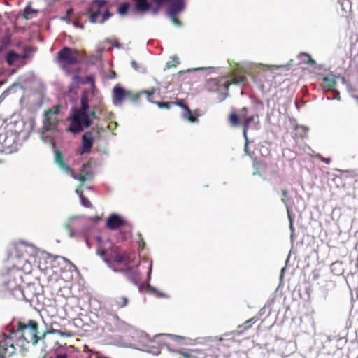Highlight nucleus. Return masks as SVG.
Returning a JSON list of instances; mask_svg holds the SVG:
<instances>
[{
  "label": "nucleus",
  "instance_id": "50",
  "mask_svg": "<svg viewBox=\"0 0 358 358\" xmlns=\"http://www.w3.org/2000/svg\"><path fill=\"white\" fill-rule=\"evenodd\" d=\"M141 244H142V247H144L145 243V241L143 240H142Z\"/></svg>",
  "mask_w": 358,
  "mask_h": 358
},
{
  "label": "nucleus",
  "instance_id": "23",
  "mask_svg": "<svg viewBox=\"0 0 358 358\" xmlns=\"http://www.w3.org/2000/svg\"><path fill=\"white\" fill-rule=\"evenodd\" d=\"M184 109L186 111V113L183 115L185 118L187 119L191 122H197L198 115L196 113L195 114H194L187 106H184Z\"/></svg>",
  "mask_w": 358,
  "mask_h": 358
},
{
  "label": "nucleus",
  "instance_id": "1",
  "mask_svg": "<svg viewBox=\"0 0 358 358\" xmlns=\"http://www.w3.org/2000/svg\"><path fill=\"white\" fill-rule=\"evenodd\" d=\"M96 253L103 261L112 267L115 271H121L134 285H140L141 274L138 270V264L135 262V255L122 250L109 239L102 240L97 237Z\"/></svg>",
  "mask_w": 358,
  "mask_h": 358
},
{
  "label": "nucleus",
  "instance_id": "24",
  "mask_svg": "<svg viewBox=\"0 0 358 358\" xmlns=\"http://www.w3.org/2000/svg\"><path fill=\"white\" fill-rule=\"evenodd\" d=\"M24 54L20 55V59H28L31 57L29 53H32L36 51V48L31 46H24L23 48Z\"/></svg>",
  "mask_w": 358,
  "mask_h": 358
},
{
  "label": "nucleus",
  "instance_id": "25",
  "mask_svg": "<svg viewBox=\"0 0 358 358\" xmlns=\"http://www.w3.org/2000/svg\"><path fill=\"white\" fill-rule=\"evenodd\" d=\"M90 165H91L90 162L83 164L82 166L81 171H81L80 173L82 175H85V176H87V178L89 180H92L93 178L92 172L87 170V169L90 167Z\"/></svg>",
  "mask_w": 358,
  "mask_h": 358
},
{
  "label": "nucleus",
  "instance_id": "26",
  "mask_svg": "<svg viewBox=\"0 0 358 358\" xmlns=\"http://www.w3.org/2000/svg\"><path fill=\"white\" fill-rule=\"evenodd\" d=\"M68 173H71V176H72L74 179L78 180H79V181L80 182V185L79 187H81L84 185V183L85 182V181H86L87 180H89V179L87 178V176H85V175H82L81 173H80V174H79V175L76 174V173H74V171H73V169H72V171H68Z\"/></svg>",
  "mask_w": 358,
  "mask_h": 358
},
{
  "label": "nucleus",
  "instance_id": "30",
  "mask_svg": "<svg viewBox=\"0 0 358 358\" xmlns=\"http://www.w3.org/2000/svg\"><path fill=\"white\" fill-rule=\"evenodd\" d=\"M128 303V299L125 296H121L116 300V305L121 308L126 306Z\"/></svg>",
  "mask_w": 358,
  "mask_h": 358
},
{
  "label": "nucleus",
  "instance_id": "41",
  "mask_svg": "<svg viewBox=\"0 0 358 358\" xmlns=\"http://www.w3.org/2000/svg\"><path fill=\"white\" fill-rule=\"evenodd\" d=\"M55 358H68V355L66 353H64V354L59 353V354H57Z\"/></svg>",
  "mask_w": 358,
  "mask_h": 358
},
{
  "label": "nucleus",
  "instance_id": "15",
  "mask_svg": "<svg viewBox=\"0 0 358 358\" xmlns=\"http://www.w3.org/2000/svg\"><path fill=\"white\" fill-rule=\"evenodd\" d=\"M259 124V117L258 114H254L244 119L242 122L243 136L246 137L248 131L251 124L255 127H257Z\"/></svg>",
  "mask_w": 358,
  "mask_h": 358
},
{
  "label": "nucleus",
  "instance_id": "27",
  "mask_svg": "<svg viewBox=\"0 0 358 358\" xmlns=\"http://www.w3.org/2000/svg\"><path fill=\"white\" fill-rule=\"evenodd\" d=\"M229 120L231 126H238L241 124L240 117L236 112L230 114Z\"/></svg>",
  "mask_w": 358,
  "mask_h": 358
},
{
  "label": "nucleus",
  "instance_id": "36",
  "mask_svg": "<svg viewBox=\"0 0 358 358\" xmlns=\"http://www.w3.org/2000/svg\"><path fill=\"white\" fill-rule=\"evenodd\" d=\"M244 138H245L244 151L247 155L252 157V152L250 151L249 147H248L249 141H248V135H246V137H244Z\"/></svg>",
  "mask_w": 358,
  "mask_h": 358
},
{
  "label": "nucleus",
  "instance_id": "57",
  "mask_svg": "<svg viewBox=\"0 0 358 358\" xmlns=\"http://www.w3.org/2000/svg\"><path fill=\"white\" fill-rule=\"evenodd\" d=\"M159 295H160L161 296H164V294H160Z\"/></svg>",
  "mask_w": 358,
  "mask_h": 358
},
{
  "label": "nucleus",
  "instance_id": "42",
  "mask_svg": "<svg viewBox=\"0 0 358 358\" xmlns=\"http://www.w3.org/2000/svg\"><path fill=\"white\" fill-rule=\"evenodd\" d=\"M152 262H149L148 265V278H150V273H151V271H152Z\"/></svg>",
  "mask_w": 358,
  "mask_h": 358
},
{
  "label": "nucleus",
  "instance_id": "5",
  "mask_svg": "<svg viewBox=\"0 0 358 358\" xmlns=\"http://www.w3.org/2000/svg\"><path fill=\"white\" fill-rule=\"evenodd\" d=\"M83 57L80 50L65 46L57 52V61L64 70L68 71L70 66L80 63Z\"/></svg>",
  "mask_w": 358,
  "mask_h": 358
},
{
  "label": "nucleus",
  "instance_id": "28",
  "mask_svg": "<svg viewBox=\"0 0 358 358\" xmlns=\"http://www.w3.org/2000/svg\"><path fill=\"white\" fill-rule=\"evenodd\" d=\"M143 91L138 93H133L131 91H127L129 95L127 96L126 99H128L132 102H137L139 100L140 96L143 94ZM144 94H145L144 93Z\"/></svg>",
  "mask_w": 358,
  "mask_h": 358
},
{
  "label": "nucleus",
  "instance_id": "3",
  "mask_svg": "<svg viewBox=\"0 0 358 358\" xmlns=\"http://www.w3.org/2000/svg\"><path fill=\"white\" fill-rule=\"evenodd\" d=\"M38 324L36 321L30 320L27 322L18 321L17 329H14V333L17 336L19 344L22 345L24 350H26L27 345L31 342L36 344L39 337L38 336Z\"/></svg>",
  "mask_w": 358,
  "mask_h": 358
},
{
  "label": "nucleus",
  "instance_id": "47",
  "mask_svg": "<svg viewBox=\"0 0 358 358\" xmlns=\"http://www.w3.org/2000/svg\"><path fill=\"white\" fill-rule=\"evenodd\" d=\"M323 161L325 162L327 164H329V162H330V159H324Z\"/></svg>",
  "mask_w": 358,
  "mask_h": 358
},
{
  "label": "nucleus",
  "instance_id": "2",
  "mask_svg": "<svg viewBox=\"0 0 358 358\" xmlns=\"http://www.w3.org/2000/svg\"><path fill=\"white\" fill-rule=\"evenodd\" d=\"M89 94L87 92H83L80 96V107L74 108L72 111V115L70 119V125L66 129L74 134L83 131L85 129L88 128L92 124V119H99L96 114V107H93L92 110L87 113L90 108Z\"/></svg>",
  "mask_w": 358,
  "mask_h": 358
},
{
  "label": "nucleus",
  "instance_id": "40",
  "mask_svg": "<svg viewBox=\"0 0 358 358\" xmlns=\"http://www.w3.org/2000/svg\"><path fill=\"white\" fill-rule=\"evenodd\" d=\"M248 109L247 107H243L241 110V115L243 117H245L247 114H248Z\"/></svg>",
  "mask_w": 358,
  "mask_h": 358
},
{
  "label": "nucleus",
  "instance_id": "31",
  "mask_svg": "<svg viewBox=\"0 0 358 358\" xmlns=\"http://www.w3.org/2000/svg\"><path fill=\"white\" fill-rule=\"evenodd\" d=\"M32 13H37V10L32 9L31 6H28L24 10L23 16L25 19H29Z\"/></svg>",
  "mask_w": 358,
  "mask_h": 358
},
{
  "label": "nucleus",
  "instance_id": "20",
  "mask_svg": "<svg viewBox=\"0 0 358 358\" xmlns=\"http://www.w3.org/2000/svg\"><path fill=\"white\" fill-rule=\"evenodd\" d=\"M257 321V318L253 317L248 320H246L243 324L238 326V329L241 333L246 331L248 330L253 324H255Z\"/></svg>",
  "mask_w": 358,
  "mask_h": 358
},
{
  "label": "nucleus",
  "instance_id": "58",
  "mask_svg": "<svg viewBox=\"0 0 358 358\" xmlns=\"http://www.w3.org/2000/svg\"><path fill=\"white\" fill-rule=\"evenodd\" d=\"M48 358H52V357H48Z\"/></svg>",
  "mask_w": 358,
  "mask_h": 358
},
{
  "label": "nucleus",
  "instance_id": "29",
  "mask_svg": "<svg viewBox=\"0 0 358 358\" xmlns=\"http://www.w3.org/2000/svg\"><path fill=\"white\" fill-rule=\"evenodd\" d=\"M129 6V3L127 2L121 3L118 7V13L122 15H126L128 12Z\"/></svg>",
  "mask_w": 358,
  "mask_h": 358
},
{
  "label": "nucleus",
  "instance_id": "33",
  "mask_svg": "<svg viewBox=\"0 0 358 358\" xmlns=\"http://www.w3.org/2000/svg\"><path fill=\"white\" fill-rule=\"evenodd\" d=\"M180 63L179 62V59L178 57H174L173 58H171V61H169L167 63H166V67L168 69H170V68H173V67H176V66Z\"/></svg>",
  "mask_w": 358,
  "mask_h": 358
},
{
  "label": "nucleus",
  "instance_id": "13",
  "mask_svg": "<svg viewBox=\"0 0 358 358\" xmlns=\"http://www.w3.org/2000/svg\"><path fill=\"white\" fill-rule=\"evenodd\" d=\"M157 91H159V90H157L155 88H152L151 90H144V92H143L146 94L147 99L150 102L156 104L159 108L169 109L171 106H173L174 104H176L175 101H170V102L155 101L153 100L152 96L156 93Z\"/></svg>",
  "mask_w": 358,
  "mask_h": 358
},
{
  "label": "nucleus",
  "instance_id": "56",
  "mask_svg": "<svg viewBox=\"0 0 358 358\" xmlns=\"http://www.w3.org/2000/svg\"><path fill=\"white\" fill-rule=\"evenodd\" d=\"M3 83H4V82H3V81L0 82V85H3Z\"/></svg>",
  "mask_w": 358,
  "mask_h": 358
},
{
  "label": "nucleus",
  "instance_id": "14",
  "mask_svg": "<svg viewBox=\"0 0 358 358\" xmlns=\"http://www.w3.org/2000/svg\"><path fill=\"white\" fill-rule=\"evenodd\" d=\"M125 224V221L117 214L110 215L106 220V227L110 230H115Z\"/></svg>",
  "mask_w": 358,
  "mask_h": 358
},
{
  "label": "nucleus",
  "instance_id": "37",
  "mask_svg": "<svg viewBox=\"0 0 358 358\" xmlns=\"http://www.w3.org/2000/svg\"><path fill=\"white\" fill-rule=\"evenodd\" d=\"M169 17L171 18V20H172L173 23L177 26H180L182 24L181 22L180 21V20L178 18L177 15H168Z\"/></svg>",
  "mask_w": 358,
  "mask_h": 358
},
{
  "label": "nucleus",
  "instance_id": "4",
  "mask_svg": "<svg viewBox=\"0 0 358 358\" xmlns=\"http://www.w3.org/2000/svg\"><path fill=\"white\" fill-rule=\"evenodd\" d=\"M24 352L14 333V327L8 330V334H0V358H8L17 352L23 353Z\"/></svg>",
  "mask_w": 358,
  "mask_h": 358
},
{
  "label": "nucleus",
  "instance_id": "35",
  "mask_svg": "<svg viewBox=\"0 0 358 358\" xmlns=\"http://www.w3.org/2000/svg\"><path fill=\"white\" fill-rule=\"evenodd\" d=\"M101 20L99 21L100 23L105 22L112 15V14L108 10H106L103 13L101 12Z\"/></svg>",
  "mask_w": 358,
  "mask_h": 358
},
{
  "label": "nucleus",
  "instance_id": "8",
  "mask_svg": "<svg viewBox=\"0 0 358 358\" xmlns=\"http://www.w3.org/2000/svg\"><path fill=\"white\" fill-rule=\"evenodd\" d=\"M33 251L34 250V245L31 243H26L23 241H20L17 242H15L12 245V249L10 252V258L16 257L18 259L19 264H22L20 262H27L26 259H24L23 257L25 254L29 253V250ZM22 266V265H21Z\"/></svg>",
  "mask_w": 358,
  "mask_h": 358
},
{
  "label": "nucleus",
  "instance_id": "12",
  "mask_svg": "<svg viewBox=\"0 0 358 358\" xmlns=\"http://www.w3.org/2000/svg\"><path fill=\"white\" fill-rule=\"evenodd\" d=\"M94 137L91 131L85 132L82 136V145L79 150L80 155H84L91 152L94 144Z\"/></svg>",
  "mask_w": 358,
  "mask_h": 358
},
{
  "label": "nucleus",
  "instance_id": "51",
  "mask_svg": "<svg viewBox=\"0 0 358 358\" xmlns=\"http://www.w3.org/2000/svg\"><path fill=\"white\" fill-rule=\"evenodd\" d=\"M78 78H79V76H74V78H73V79H74V80H77V79H78Z\"/></svg>",
  "mask_w": 358,
  "mask_h": 358
},
{
  "label": "nucleus",
  "instance_id": "17",
  "mask_svg": "<svg viewBox=\"0 0 358 358\" xmlns=\"http://www.w3.org/2000/svg\"><path fill=\"white\" fill-rule=\"evenodd\" d=\"M185 7L183 0H173L168 10V15H178Z\"/></svg>",
  "mask_w": 358,
  "mask_h": 358
},
{
  "label": "nucleus",
  "instance_id": "21",
  "mask_svg": "<svg viewBox=\"0 0 358 358\" xmlns=\"http://www.w3.org/2000/svg\"><path fill=\"white\" fill-rule=\"evenodd\" d=\"M20 59V55L13 50L9 51L6 57V61L9 66L14 64L15 62Z\"/></svg>",
  "mask_w": 358,
  "mask_h": 358
},
{
  "label": "nucleus",
  "instance_id": "22",
  "mask_svg": "<svg viewBox=\"0 0 358 358\" xmlns=\"http://www.w3.org/2000/svg\"><path fill=\"white\" fill-rule=\"evenodd\" d=\"M299 57L302 59V62L305 64H308L309 66H314L315 65L316 62L315 61L311 58L310 55L306 52H301L299 55Z\"/></svg>",
  "mask_w": 358,
  "mask_h": 358
},
{
  "label": "nucleus",
  "instance_id": "55",
  "mask_svg": "<svg viewBox=\"0 0 358 358\" xmlns=\"http://www.w3.org/2000/svg\"><path fill=\"white\" fill-rule=\"evenodd\" d=\"M282 201L284 203H285V199H282Z\"/></svg>",
  "mask_w": 358,
  "mask_h": 358
},
{
  "label": "nucleus",
  "instance_id": "11",
  "mask_svg": "<svg viewBox=\"0 0 358 358\" xmlns=\"http://www.w3.org/2000/svg\"><path fill=\"white\" fill-rule=\"evenodd\" d=\"M337 83L336 81V77L335 75L332 73H329L327 76H324L322 78V81L321 83V87L323 90L328 92V91H334L335 92V97L339 99L338 95L339 93L338 91L334 90V88L336 87V85Z\"/></svg>",
  "mask_w": 358,
  "mask_h": 358
},
{
  "label": "nucleus",
  "instance_id": "19",
  "mask_svg": "<svg viewBox=\"0 0 358 358\" xmlns=\"http://www.w3.org/2000/svg\"><path fill=\"white\" fill-rule=\"evenodd\" d=\"M178 353L181 355L183 358H201V355H203L202 351L199 349L189 350L187 352L179 351Z\"/></svg>",
  "mask_w": 358,
  "mask_h": 358
},
{
  "label": "nucleus",
  "instance_id": "32",
  "mask_svg": "<svg viewBox=\"0 0 358 358\" xmlns=\"http://www.w3.org/2000/svg\"><path fill=\"white\" fill-rule=\"evenodd\" d=\"M80 199L81 201V203L83 206L86 208H91L92 206L90 200L87 198L85 197L83 192H80Z\"/></svg>",
  "mask_w": 358,
  "mask_h": 358
},
{
  "label": "nucleus",
  "instance_id": "52",
  "mask_svg": "<svg viewBox=\"0 0 358 358\" xmlns=\"http://www.w3.org/2000/svg\"><path fill=\"white\" fill-rule=\"evenodd\" d=\"M132 65H133V66H136V62H134V61L132 62Z\"/></svg>",
  "mask_w": 358,
  "mask_h": 358
},
{
  "label": "nucleus",
  "instance_id": "34",
  "mask_svg": "<svg viewBox=\"0 0 358 358\" xmlns=\"http://www.w3.org/2000/svg\"><path fill=\"white\" fill-rule=\"evenodd\" d=\"M51 332L63 337H70L72 336V334L71 332L63 331L60 329H52Z\"/></svg>",
  "mask_w": 358,
  "mask_h": 358
},
{
  "label": "nucleus",
  "instance_id": "18",
  "mask_svg": "<svg viewBox=\"0 0 358 358\" xmlns=\"http://www.w3.org/2000/svg\"><path fill=\"white\" fill-rule=\"evenodd\" d=\"M55 162L59 166L61 169H62L64 171L68 172V171H72V169H71L64 162L63 155L62 152L59 150H57L55 152Z\"/></svg>",
  "mask_w": 358,
  "mask_h": 358
},
{
  "label": "nucleus",
  "instance_id": "53",
  "mask_svg": "<svg viewBox=\"0 0 358 358\" xmlns=\"http://www.w3.org/2000/svg\"><path fill=\"white\" fill-rule=\"evenodd\" d=\"M206 68H199V69H196V70H203L205 69Z\"/></svg>",
  "mask_w": 358,
  "mask_h": 358
},
{
  "label": "nucleus",
  "instance_id": "10",
  "mask_svg": "<svg viewBox=\"0 0 358 358\" xmlns=\"http://www.w3.org/2000/svg\"><path fill=\"white\" fill-rule=\"evenodd\" d=\"M106 1L105 0L93 1L87 10V13L90 14V21L92 23L98 22V17L101 15L102 8L105 7Z\"/></svg>",
  "mask_w": 358,
  "mask_h": 358
},
{
  "label": "nucleus",
  "instance_id": "48",
  "mask_svg": "<svg viewBox=\"0 0 358 358\" xmlns=\"http://www.w3.org/2000/svg\"><path fill=\"white\" fill-rule=\"evenodd\" d=\"M268 76L267 73H264L261 75V78H266Z\"/></svg>",
  "mask_w": 358,
  "mask_h": 358
},
{
  "label": "nucleus",
  "instance_id": "9",
  "mask_svg": "<svg viewBox=\"0 0 358 358\" xmlns=\"http://www.w3.org/2000/svg\"><path fill=\"white\" fill-rule=\"evenodd\" d=\"M62 106L55 105L45 112L44 125L48 130L54 129L59 122L58 115L60 113Z\"/></svg>",
  "mask_w": 358,
  "mask_h": 358
},
{
  "label": "nucleus",
  "instance_id": "6",
  "mask_svg": "<svg viewBox=\"0 0 358 358\" xmlns=\"http://www.w3.org/2000/svg\"><path fill=\"white\" fill-rule=\"evenodd\" d=\"M247 78L243 75H234L231 79L227 80L225 78H218L210 79L208 82V87L211 91L221 92L222 90L229 91V88L231 85L246 84Z\"/></svg>",
  "mask_w": 358,
  "mask_h": 358
},
{
  "label": "nucleus",
  "instance_id": "16",
  "mask_svg": "<svg viewBox=\"0 0 358 358\" xmlns=\"http://www.w3.org/2000/svg\"><path fill=\"white\" fill-rule=\"evenodd\" d=\"M129 95L127 90L120 86H115L113 90V98L115 104H121Z\"/></svg>",
  "mask_w": 358,
  "mask_h": 358
},
{
  "label": "nucleus",
  "instance_id": "44",
  "mask_svg": "<svg viewBox=\"0 0 358 358\" xmlns=\"http://www.w3.org/2000/svg\"><path fill=\"white\" fill-rule=\"evenodd\" d=\"M282 194L284 197H287L288 195V191L287 189H283L282 191Z\"/></svg>",
  "mask_w": 358,
  "mask_h": 358
},
{
  "label": "nucleus",
  "instance_id": "43",
  "mask_svg": "<svg viewBox=\"0 0 358 358\" xmlns=\"http://www.w3.org/2000/svg\"><path fill=\"white\" fill-rule=\"evenodd\" d=\"M175 103H176L175 105H177V106H180V107H181L182 108H184V106H185V104H183L182 103V101H176Z\"/></svg>",
  "mask_w": 358,
  "mask_h": 358
},
{
  "label": "nucleus",
  "instance_id": "38",
  "mask_svg": "<svg viewBox=\"0 0 358 358\" xmlns=\"http://www.w3.org/2000/svg\"><path fill=\"white\" fill-rule=\"evenodd\" d=\"M161 6L162 5L156 4V6L152 7V4L150 3V9L148 11H150L152 15H156L158 14Z\"/></svg>",
  "mask_w": 358,
  "mask_h": 358
},
{
  "label": "nucleus",
  "instance_id": "54",
  "mask_svg": "<svg viewBox=\"0 0 358 358\" xmlns=\"http://www.w3.org/2000/svg\"><path fill=\"white\" fill-rule=\"evenodd\" d=\"M99 115H101V109L99 110Z\"/></svg>",
  "mask_w": 358,
  "mask_h": 358
},
{
  "label": "nucleus",
  "instance_id": "49",
  "mask_svg": "<svg viewBox=\"0 0 358 358\" xmlns=\"http://www.w3.org/2000/svg\"><path fill=\"white\" fill-rule=\"evenodd\" d=\"M273 173L275 174V175H278V170H275V171H273Z\"/></svg>",
  "mask_w": 358,
  "mask_h": 358
},
{
  "label": "nucleus",
  "instance_id": "46",
  "mask_svg": "<svg viewBox=\"0 0 358 358\" xmlns=\"http://www.w3.org/2000/svg\"><path fill=\"white\" fill-rule=\"evenodd\" d=\"M80 187L78 188V189H76V193H77L79 196H80V192H83L81 190H80Z\"/></svg>",
  "mask_w": 358,
  "mask_h": 358
},
{
  "label": "nucleus",
  "instance_id": "45",
  "mask_svg": "<svg viewBox=\"0 0 358 358\" xmlns=\"http://www.w3.org/2000/svg\"><path fill=\"white\" fill-rule=\"evenodd\" d=\"M289 220H290V229L291 230L294 231V227H293V221H292V219L291 218L290 215H289Z\"/></svg>",
  "mask_w": 358,
  "mask_h": 358
},
{
  "label": "nucleus",
  "instance_id": "7",
  "mask_svg": "<svg viewBox=\"0 0 358 358\" xmlns=\"http://www.w3.org/2000/svg\"><path fill=\"white\" fill-rule=\"evenodd\" d=\"M13 267L16 269L10 271L3 276V283L10 290L16 289L22 282V276L19 271L23 269V266H21L20 264L16 263L13 264Z\"/></svg>",
  "mask_w": 358,
  "mask_h": 358
},
{
  "label": "nucleus",
  "instance_id": "39",
  "mask_svg": "<svg viewBox=\"0 0 358 358\" xmlns=\"http://www.w3.org/2000/svg\"><path fill=\"white\" fill-rule=\"evenodd\" d=\"M86 80V83H90L92 84V87H95V85H94V79L93 78V76H87L85 78Z\"/></svg>",
  "mask_w": 358,
  "mask_h": 358
}]
</instances>
